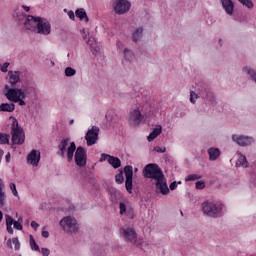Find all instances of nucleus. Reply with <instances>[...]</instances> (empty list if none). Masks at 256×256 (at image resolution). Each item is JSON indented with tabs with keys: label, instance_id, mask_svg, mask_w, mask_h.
<instances>
[{
	"label": "nucleus",
	"instance_id": "52",
	"mask_svg": "<svg viewBox=\"0 0 256 256\" xmlns=\"http://www.w3.org/2000/svg\"><path fill=\"white\" fill-rule=\"evenodd\" d=\"M5 159H6V163H11V153L8 152L5 156Z\"/></svg>",
	"mask_w": 256,
	"mask_h": 256
},
{
	"label": "nucleus",
	"instance_id": "18",
	"mask_svg": "<svg viewBox=\"0 0 256 256\" xmlns=\"http://www.w3.org/2000/svg\"><path fill=\"white\" fill-rule=\"evenodd\" d=\"M87 45H89L93 55H99L101 52V46L97 43V39H95V37H90L87 41Z\"/></svg>",
	"mask_w": 256,
	"mask_h": 256
},
{
	"label": "nucleus",
	"instance_id": "7",
	"mask_svg": "<svg viewBox=\"0 0 256 256\" xmlns=\"http://www.w3.org/2000/svg\"><path fill=\"white\" fill-rule=\"evenodd\" d=\"M120 235L126 243H133L134 245H143L141 240L137 241V232L135 228L123 227L120 229Z\"/></svg>",
	"mask_w": 256,
	"mask_h": 256
},
{
	"label": "nucleus",
	"instance_id": "59",
	"mask_svg": "<svg viewBox=\"0 0 256 256\" xmlns=\"http://www.w3.org/2000/svg\"><path fill=\"white\" fill-rule=\"evenodd\" d=\"M139 171V169L138 168H135V172H138Z\"/></svg>",
	"mask_w": 256,
	"mask_h": 256
},
{
	"label": "nucleus",
	"instance_id": "24",
	"mask_svg": "<svg viewBox=\"0 0 256 256\" xmlns=\"http://www.w3.org/2000/svg\"><path fill=\"white\" fill-rule=\"evenodd\" d=\"M7 200V194L5 193V184L3 179L0 178V207H5V201Z\"/></svg>",
	"mask_w": 256,
	"mask_h": 256
},
{
	"label": "nucleus",
	"instance_id": "50",
	"mask_svg": "<svg viewBox=\"0 0 256 256\" xmlns=\"http://www.w3.org/2000/svg\"><path fill=\"white\" fill-rule=\"evenodd\" d=\"M31 228L35 229V230L38 229L39 228V223H37L36 221H32L31 222Z\"/></svg>",
	"mask_w": 256,
	"mask_h": 256
},
{
	"label": "nucleus",
	"instance_id": "10",
	"mask_svg": "<svg viewBox=\"0 0 256 256\" xmlns=\"http://www.w3.org/2000/svg\"><path fill=\"white\" fill-rule=\"evenodd\" d=\"M124 174L126 177L125 187L128 193H133V166L127 165L124 167Z\"/></svg>",
	"mask_w": 256,
	"mask_h": 256
},
{
	"label": "nucleus",
	"instance_id": "36",
	"mask_svg": "<svg viewBox=\"0 0 256 256\" xmlns=\"http://www.w3.org/2000/svg\"><path fill=\"white\" fill-rule=\"evenodd\" d=\"M201 178H202V176L199 175V174H190L185 178V181L186 182H188V181H198V179H201Z\"/></svg>",
	"mask_w": 256,
	"mask_h": 256
},
{
	"label": "nucleus",
	"instance_id": "19",
	"mask_svg": "<svg viewBox=\"0 0 256 256\" xmlns=\"http://www.w3.org/2000/svg\"><path fill=\"white\" fill-rule=\"evenodd\" d=\"M13 18L17 22V25H25V19H27V16L25 13L21 12L19 9H16L13 12Z\"/></svg>",
	"mask_w": 256,
	"mask_h": 256
},
{
	"label": "nucleus",
	"instance_id": "40",
	"mask_svg": "<svg viewBox=\"0 0 256 256\" xmlns=\"http://www.w3.org/2000/svg\"><path fill=\"white\" fill-rule=\"evenodd\" d=\"M10 190L14 197H19V192H17V185H15V183H10Z\"/></svg>",
	"mask_w": 256,
	"mask_h": 256
},
{
	"label": "nucleus",
	"instance_id": "14",
	"mask_svg": "<svg viewBox=\"0 0 256 256\" xmlns=\"http://www.w3.org/2000/svg\"><path fill=\"white\" fill-rule=\"evenodd\" d=\"M232 141H234V143H237V145H239L240 147H247L248 145H251V143H253L255 139L249 136H239L237 134H234L232 135Z\"/></svg>",
	"mask_w": 256,
	"mask_h": 256
},
{
	"label": "nucleus",
	"instance_id": "29",
	"mask_svg": "<svg viewBox=\"0 0 256 256\" xmlns=\"http://www.w3.org/2000/svg\"><path fill=\"white\" fill-rule=\"evenodd\" d=\"M108 163L113 167V169H119V167H121V159L115 156H109Z\"/></svg>",
	"mask_w": 256,
	"mask_h": 256
},
{
	"label": "nucleus",
	"instance_id": "13",
	"mask_svg": "<svg viewBox=\"0 0 256 256\" xmlns=\"http://www.w3.org/2000/svg\"><path fill=\"white\" fill-rule=\"evenodd\" d=\"M131 9V2L128 0H118L116 2L114 11L117 15H125Z\"/></svg>",
	"mask_w": 256,
	"mask_h": 256
},
{
	"label": "nucleus",
	"instance_id": "15",
	"mask_svg": "<svg viewBox=\"0 0 256 256\" xmlns=\"http://www.w3.org/2000/svg\"><path fill=\"white\" fill-rule=\"evenodd\" d=\"M8 83L10 84L9 89H17V83H21V72L20 71H9L8 72Z\"/></svg>",
	"mask_w": 256,
	"mask_h": 256
},
{
	"label": "nucleus",
	"instance_id": "6",
	"mask_svg": "<svg viewBox=\"0 0 256 256\" xmlns=\"http://www.w3.org/2000/svg\"><path fill=\"white\" fill-rule=\"evenodd\" d=\"M59 225L65 233L73 234L79 231V224L77 223V219L72 216L63 217L60 220Z\"/></svg>",
	"mask_w": 256,
	"mask_h": 256
},
{
	"label": "nucleus",
	"instance_id": "31",
	"mask_svg": "<svg viewBox=\"0 0 256 256\" xmlns=\"http://www.w3.org/2000/svg\"><path fill=\"white\" fill-rule=\"evenodd\" d=\"M10 135L5 133H0V145H9Z\"/></svg>",
	"mask_w": 256,
	"mask_h": 256
},
{
	"label": "nucleus",
	"instance_id": "1",
	"mask_svg": "<svg viewBox=\"0 0 256 256\" xmlns=\"http://www.w3.org/2000/svg\"><path fill=\"white\" fill-rule=\"evenodd\" d=\"M70 141L71 139L69 138H64L61 140L60 144L58 145L57 156L65 157L66 153L68 163H71L74 157L75 163L78 167H85L87 165V150H85L83 146L77 147L75 142H71L69 145Z\"/></svg>",
	"mask_w": 256,
	"mask_h": 256
},
{
	"label": "nucleus",
	"instance_id": "16",
	"mask_svg": "<svg viewBox=\"0 0 256 256\" xmlns=\"http://www.w3.org/2000/svg\"><path fill=\"white\" fill-rule=\"evenodd\" d=\"M40 161L41 152L37 150H32L27 156V162L29 163V165H33L34 167H38Z\"/></svg>",
	"mask_w": 256,
	"mask_h": 256
},
{
	"label": "nucleus",
	"instance_id": "35",
	"mask_svg": "<svg viewBox=\"0 0 256 256\" xmlns=\"http://www.w3.org/2000/svg\"><path fill=\"white\" fill-rule=\"evenodd\" d=\"M30 247L32 251H39V245L35 241V238L33 237V235H30Z\"/></svg>",
	"mask_w": 256,
	"mask_h": 256
},
{
	"label": "nucleus",
	"instance_id": "37",
	"mask_svg": "<svg viewBox=\"0 0 256 256\" xmlns=\"http://www.w3.org/2000/svg\"><path fill=\"white\" fill-rule=\"evenodd\" d=\"M239 3H242L244 5V7H247V9H253L254 4L253 1L251 0H238Z\"/></svg>",
	"mask_w": 256,
	"mask_h": 256
},
{
	"label": "nucleus",
	"instance_id": "26",
	"mask_svg": "<svg viewBox=\"0 0 256 256\" xmlns=\"http://www.w3.org/2000/svg\"><path fill=\"white\" fill-rule=\"evenodd\" d=\"M5 219H6V229L10 235H13L14 233L13 225L15 223V219H13L9 214L5 215Z\"/></svg>",
	"mask_w": 256,
	"mask_h": 256
},
{
	"label": "nucleus",
	"instance_id": "45",
	"mask_svg": "<svg viewBox=\"0 0 256 256\" xmlns=\"http://www.w3.org/2000/svg\"><path fill=\"white\" fill-rule=\"evenodd\" d=\"M109 157H111V155L102 153L101 157H100V160H99L100 163H103V161H107V159H109Z\"/></svg>",
	"mask_w": 256,
	"mask_h": 256
},
{
	"label": "nucleus",
	"instance_id": "48",
	"mask_svg": "<svg viewBox=\"0 0 256 256\" xmlns=\"http://www.w3.org/2000/svg\"><path fill=\"white\" fill-rule=\"evenodd\" d=\"M68 17L72 21H75V12H73L72 10L68 11Z\"/></svg>",
	"mask_w": 256,
	"mask_h": 256
},
{
	"label": "nucleus",
	"instance_id": "57",
	"mask_svg": "<svg viewBox=\"0 0 256 256\" xmlns=\"http://www.w3.org/2000/svg\"><path fill=\"white\" fill-rule=\"evenodd\" d=\"M219 43H220V45H223V44H222V40H219Z\"/></svg>",
	"mask_w": 256,
	"mask_h": 256
},
{
	"label": "nucleus",
	"instance_id": "22",
	"mask_svg": "<svg viewBox=\"0 0 256 256\" xmlns=\"http://www.w3.org/2000/svg\"><path fill=\"white\" fill-rule=\"evenodd\" d=\"M208 155L210 161H217L219 157H221V150L219 148H209L208 149Z\"/></svg>",
	"mask_w": 256,
	"mask_h": 256
},
{
	"label": "nucleus",
	"instance_id": "53",
	"mask_svg": "<svg viewBox=\"0 0 256 256\" xmlns=\"http://www.w3.org/2000/svg\"><path fill=\"white\" fill-rule=\"evenodd\" d=\"M22 8H23L24 11H26V12L31 11V7H29V6L22 5Z\"/></svg>",
	"mask_w": 256,
	"mask_h": 256
},
{
	"label": "nucleus",
	"instance_id": "21",
	"mask_svg": "<svg viewBox=\"0 0 256 256\" xmlns=\"http://www.w3.org/2000/svg\"><path fill=\"white\" fill-rule=\"evenodd\" d=\"M163 132V127L161 125H157L152 132L148 136V141L151 143V141H155L157 137H159V134Z\"/></svg>",
	"mask_w": 256,
	"mask_h": 256
},
{
	"label": "nucleus",
	"instance_id": "58",
	"mask_svg": "<svg viewBox=\"0 0 256 256\" xmlns=\"http://www.w3.org/2000/svg\"><path fill=\"white\" fill-rule=\"evenodd\" d=\"M51 64H52V65H55V62H54V61H51Z\"/></svg>",
	"mask_w": 256,
	"mask_h": 256
},
{
	"label": "nucleus",
	"instance_id": "25",
	"mask_svg": "<svg viewBox=\"0 0 256 256\" xmlns=\"http://www.w3.org/2000/svg\"><path fill=\"white\" fill-rule=\"evenodd\" d=\"M238 160L236 162V167H243V169H247L249 167V162L247 161V157L242 153H238Z\"/></svg>",
	"mask_w": 256,
	"mask_h": 256
},
{
	"label": "nucleus",
	"instance_id": "51",
	"mask_svg": "<svg viewBox=\"0 0 256 256\" xmlns=\"http://www.w3.org/2000/svg\"><path fill=\"white\" fill-rule=\"evenodd\" d=\"M42 237H44V239H49V231L47 230L42 231Z\"/></svg>",
	"mask_w": 256,
	"mask_h": 256
},
{
	"label": "nucleus",
	"instance_id": "43",
	"mask_svg": "<svg viewBox=\"0 0 256 256\" xmlns=\"http://www.w3.org/2000/svg\"><path fill=\"white\" fill-rule=\"evenodd\" d=\"M8 67H9V62H5L2 65H0V71H2V73H7Z\"/></svg>",
	"mask_w": 256,
	"mask_h": 256
},
{
	"label": "nucleus",
	"instance_id": "38",
	"mask_svg": "<svg viewBox=\"0 0 256 256\" xmlns=\"http://www.w3.org/2000/svg\"><path fill=\"white\" fill-rule=\"evenodd\" d=\"M21 223H23V218H19L18 221H14V229H17L18 231H23V225H21Z\"/></svg>",
	"mask_w": 256,
	"mask_h": 256
},
{
	"label": "nucleus",
	"instance_id": "33",
	"mask_svg": "<svg viewBox=\"0 0 256 256\" xmlns=\"http://www.w3.org/2000/svg\"><path fill=\"white\" fill-rule=\"evenodd\" d=\"M124 57H125L126 61H130L131 62V61H133L135 59V54H133L131 52V50L125 49L124 50Z\"/></svg>",
	"mask_w": 256,
	"mask_h": 256
},
{
	"label": "nucleus",
	"instance_id": "41",
	"mask_svg": "<svg viewBox=\"0 0 256 256\" xmlns=\"http://www.w3.org/2000/svg\"><path fill=\"white\" fill-rule=\"evenodd\" d=\"M198 97H199V95H197V93H195V91L190 92V101H191V103H197V98Z\"/></svg>",
	"mask_w": 256,
	"mask_h": 256
},
{
	"label": "nucleus",
	"instance_id": "9",
	"mask_svg": "<svg viewBox=\"0 0 256 256\" xmlns=\"http://www.w3.org/2000/svg\"><path fill=\"white\" fill-rule=\"evenodd\" d=\"M98 139H99V127L92 126V128L89 129L85 135L87 146L91 147L92 145H95Z\"/></svg>",
	"mask_w": 256,
	"mask_h": 256
},
{
	"label": "nucleus",
	"instance_id": "17",
	"mask_svg": "<svg viewBox=\"0 0 256 256\" xmlns=\"http://www.w3.org/2000/svg\"><path fill=\"white\" fill-rule=\"evenodd\" d=\"M200 95L208 103H215V94H213V90H211V88H201Z\"/></svg>",
	"mask_w": 256,
	"mask_h": 256
},
{
	"label": "nucleus",
	"instance_id": "3",
	"mask_svg": "<svg viewBox=\"0 0 256 256\" xmlns=\"http://www.w3.org/2000/svg\"><path fill=\"white\" fill-rule=\"evenodd\" d=\"M4 96L12 103H18L21 107L27 105V86L22 85L20 88H9V85L4 86Z\"/></svg>",
	"mask_w": 256,
	"mask_h": 256
},
{
	"label": "nucleus",
	"instance_id": "34",
	"mask_svg": "<svg viewBox=\"0 0 256 256\" xmlns=\"http://www.w3.org/2000/svg\"><path fill=\"white\" fill-rule=\"evenodd\" d=\"M64 73L66 77H73L77 75V70L72 67H66Z\"/></svg>",
	"mask_w": 256,
	"mask_h": 256
},
{
	"label": "nucleus",
	"instance_id": "32",
	"mask_svg": "<svg viewBox=\"0 0 256 256\" xmlns=\"http://www.w3.org/2000/svg\"><path fill=\"white\" fill-rule=\"evenodd\" d=\"M243 71H244V73H247L251 77L252 81L256 82V72H255V70H253L249 67H245V68H243Z\"/></svg>",
	"mask_w": 256,
	"mask_h": 256
},
{
	"label": "nucleus",
	"instance_id": "11",
	"mask_svg": "<svg viewBox=\"0 0 256 256\" xmlns=\"http://www.w3.org/2000/svg\"><path fill=\"white\" fill-rule=\"evenodd\" d=\"M36 33L39 35H51V23H49L45 18H40L36 28Z\"/></svg>",
	"mask_w": 256,
	"mask_h": 256
},
{
	"label": "nucleus",
	"instance_id": "49",
	"mask_svg": "<svg viewBox=\"0 0 256 256\" xmlns=\"http://www.w3.org/2000/svg\"><path fill=\"white\" fill-rule=\"evenodd\" d=\"M177 189V181H174L170 184V190L175 191Z\"/></svg>",
	"mask_w": 256,
	"mask_h": 256
},
{
	"label": "nucleus",
	"instance_id": "5",
	"mask_svg": "<svg viewBox=\"0 0 256 256\" xmlns=\"http://www.w3.org/2000/svg\"><path fill=\"white\" fill-rule=\"evenodd\" d=\"M12 119V143L13 145H23V143H25V132L23 131V128L19 126V121H17L15 117H13Z\"/></svg>",
	"mask_w": 256,
	"mask_h": 256
},
{
	"label": "nucleus",
	"instance_id": "8",
	"mask_svg": "<svg viewBox=\"0 0 256 256\" xmlns=\"http://www.w3.org/2000/svg\"><path fill=\"white\" fill-rule=\"evenodd\" d=\"M144 116L141 113V109L136 108L129 112L128 114V123L131 127H139L141 125V121H143Z\"/></svg>",
	"mask_w": 256,
	"mask_h": 256
},
{
	"label": "nucleus",
	"instance_id": "61",
	"mask_svg": "<svg viewBox=\"0 0 256 256\" xmlns=\"http://www.w3.org/2000/svg\"><path fill=\"white\" fill-rule=\"evenodd\" d=\"M69 55H70V54L68 53V54H67V57H69Z\"/></svg>",
	"mask_w": 256,
	"mask_h": 256
},
{
	"label": "nucleus",
	"instance_id": "60",
	"mask_svg": "<svg viewBox=\"0 0 256 256\" xmlns=\"http://www.w3.org/2000/svg\"><path fill=\"white\" fill-rule=\"evenodd\" d=\"M83 39H87V36H83Z\"/></svg>",
	"mask_w": 256,
	"mask_h": 256
},
{
	"label": "nucleus",
	"instance_id": "2",
	"mask_svg": "<svg viewBox=\"0 0 256 256\" xmlns=\"http://www.w3.org/2000/svg\"><path fill=\"white\" fill-rule=\"evenodd\" d=\"M142 175L145 179H151L152 181H155L157 193H161V195H169L167 178L157 163L147 164L142 170Z\"/></svg>",
	"mask_w": 256,
	"mask_h": 256
},
{
	"label": "nucleus",
	"instance_id": "54",
	"mask_svg": "<svg viewBox=\"0 0 256 256\" xmlns=\"http://www.w3.org/2000/svg\"><path fill=\"white\" fill-rule=\"evenodd\" d=\"M3 155H5V152L3 151V149H0V162L3 159Z\"/></svg>",
	"mask_w": 256,
	"mask_h": 256
},
{
	"label": "nucleus",
	"instance_id": "4",
	"mask_svg": "<svg viewBox=\"0 0 256 256\" xmlns=\"http://www.w3.org/2000/svg\"><path fill=\"white\" fill-rule=\"evenodd\" d=\"M202 211L207 217L217 219L225 214V205L221 202L205 201L202 203Z\"/></svg>",
	"mask_w": 256,
	"mask_h": 256
},
{
	"label": "nucleus",
	"instance_id": "20",
	"mask_svg": "<svg viewBox=\"0 0 256 256\" xmlns=\"http://www.w3.org/2000/svg\"><path fill=\"white\" fill-rule=\"evenodd\" d=\"M222 7L227 13V15H233V11L235 9V5L231 0H222Z\"/></svg>",
	"mask_w": 256,
	"mask_h": 256
},
{
	"label": "nucleus",
	"instance_id": "12",
	"mask_svg": "<svg viewBox=\"0 0 256 256\" xmlns=\"http://www.w3.org/2000/svg\"><path fill=\"white\" fill-rule=\"evenodd\" d=\"M39 19H41V17L28 15L24 22V28L28 31H33L36 33L37 27L39 25Z\"/></svg>",
	"mask_w": 256,
	"mask_h": 256
},
{
	"label": "nucleus",
	"instance_id": "39",
	"mask_svg": "<svg viewBox=\"0 0 256 256\" xmlns=\"http://www.w3.org/2000/svg\"><path fill=\"white\" fill-rule=\"evenodd\" d=\"M116 179V183H118V185H122V183L125 181V178L123 177V172H120L119 174H117L115 176Z\"/></svg>",
	"mask_w": 256,
	"mask_h": 256
},
{
	"label": "nucleus",
	"instance_id": "28",
	"mask_svg": "<svg viewBox=\"0 0 256 256\" xmlns=\"http://www.w3.org/2000/svg\"><path fill=\"white\" fill-rule=\"evenodd\" d=\"M0 111H5L7 113H13L15 111V103L11 101V103H2L0 105Z\"/></svg>",
	"mask_w": 256,
	"mask_h": 256
},
{
	"label": "nucleus",
	"instance_id": "46",
	"mask_svg": "<svg viewBox=\"0 0 256 256\" xmlns=\"http://www.w3.org/2000/svg\"><path fill=\"white\" fill-rule=\"evenodd\" d=\"M41 254L43 256L51 255V250H49L48 248H41Z\"/></svg>",
	"mask_w": 256,
	"mask_h": 256
},
{
	"label": "nucleus",
	"instance_id": "23",
	"mask_svg": "<svg viewBox=\"0 0 256 256\" xmlns=\"http://www.w3.org/2000/svg\"><path fill=\"white\" fill-rule=\"evenodd\" d=\"M6 245H7V247H9V249H13V245H14L15 251H19L21 249V243L19 242L18 237L8 239L6 242Z\"/></svg>",
	"mask_w": 256,
	"mask_h": 256
},
{
	"label": "nucleus",
	"instance_id": "47",
	"mask_svg": "<svg viewBox=\"0 0 256 256\" xmlns=\"http://www.w3.org/2000/svg\"><path fill=\"white\" fill-rule=\"evenodd\" d=\"M154 151H156V153H165L166 148L157 146L154 148Z\"/></svg>",
	"mask_w": 256,
	"mask_h": 256
},
{
	"label": "nucleus",
	"instance_id": "55",
	"mask_svg": "<svg viewBox=\"0 0 256 256\" xmlns=\"http://www.w3.org/2000/svg\"><path fill=\"white\" fill-rule=\"evenodd\" d=\"M1 221H3V212H1V210H0V223H1Z\"/></svg>",
	"mask_w": 256,
	"mask_h": 256
},
{
	"label": "nucleus",
	"instance_id": "56",
	"mask_svg": "<svg viewBox=\"0 0 256 256\" xmlns=\"http://www.w3.org/2000/svg\"><path fill=\"white\" fill-rule=\"evenodd\" d=\"M74 122H75L74 120H71V121H70V125H73Z\"/></svg>",
	"mask_w": 256,
	"mask_h": 256
},
{
	"label": "nucleus",
	"instance_id": "27",
	"mask_svg": "<svg viewBox=\"0 0 256 256\" xmlns=\"http://www.w3.org/2000/svg\"><path fill=\"white\" fill-rule=\"evenodd\" d=\"M75 15L80 21H85V23H89V16H87V12L83 8L77 9Z\"/></svg>",
	"mask_w": 256,
	"mask_h": 256
},
{
	"label": "nucleus",
	"instance_id": "42",
	"mask_svg": "<svg viewBox=\"0 0 256 256\" xmlns=\"http://www.w3.org/2000/svg\"><path fill=\"white\" fill-rule=\"evenodd\" d=\"M196 189H199V190L205 189V181H203V180L197 181Z\"/></svg>",
	"mask_w": 256,
	"mask_h": 256
},
{
	"label": "nucleus",
	"instance_id": "30",
	"mask_svg": "<svg viewBox=\"0 0 256 256\" xmlns=\"http://www.w3.org/2000/svg\"><path fill=\"white\" fill-rule=\"evenodd\" d=\"M141 37H143V27L137 28L132 34V39L134 43H137V41H140Z\"/></svg>",
	"mask_w": 256,
	"mask_h": 256
},
{
	"label": "nucleus",
	"instance_id": "44",
	"mask_svg": "<svg viewBox=\"0 0 256 256\" xmlns=\"http://www.w3.org/2000/svg\"><path fill=\"white\" fill-rule=\"evenodd\" d=\"M119 207H120V215H123L127 211V206H125V203L120 202Z\"/></svg>",
	"mask_w": 256,
	"mask_h": 256
}]
</instances>
